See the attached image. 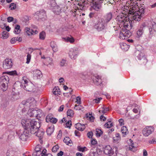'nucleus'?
Returning a JSON list of instances; mask_svg holds the SVG:
<instances>
[{"instance_id":"f257e3e1","label":"nucleus","mask_w":156,"mask_h":156,"mask_svg":"<svg viewBox=\"0 0 156 156\" xmlns=\"http://www.w3.org/2000/svg\"><path fill=\"white\" fill-rule=\"evenodd\" d=\"M21 123L25 128H29L30 133L35 134L39 137L40 143L41 144L43 143L42 139L43 137L44 132L43 129L40 128L41 126V122L34 119H24L22 120Z\"/></svg>"},{"instance_id":"f03ea898","label":"nucleus","mask_w":156,"mask_h":156,"mask_svg":"<svg viewBox=\"0 0 156 156\" xmlns=\"http://www.w3.org/2000/svg\"><path fill=\"white\" fill-rule=\"evenodd\" d=\"M124 16V14H122L118 16L116 19L118 21V24L121 29L120 33L119 38L122 40L129 37L131 35L130 30L133 27V25L131 23H129L130 26H129V23H130L129 20L127 21V19Z\"/></svg>"},{"instance_id":"7ed1b4c3","label":"nucleus","mask_w":156,"mask_h":156,"mask_svg":"<svg viewBox=\"0 0 156 156\" xmlns=\"http://www.w3.org/2000/svg\"><path fill=\"white\" fill-rule=\"evenodd\" d=\"M142 6L138 8L137 10L133 14L132 19L136 21H139L141 19L145 12V9Z\"/></svg>"},{"instance_id":"20e7f679","label":"nucleus","mask_w":156,"mask_h":156,"mask_svg":"<svg viewBox=\"0 0 156 156\" xmlns=\"http://www.w3.org/2000/svg\"><path fill=\"white\" fill-rule=\"evenodd\" d=\"M21 103L26 109L31 108L36 106V101L33 98H30L26 100L23 101Z\"/></svg>"},{"instance_id":"39448f33","label":"nucleus","mask_w":156,"mask_h":156,"mask_svg":"<svg viewBox=\"0 0 156 156\" xmlns=\"http://www.w3.org/2000/svg\"><path fill=\"white\" fill-rule=\"evenodd\" d=\"M9 78L6 76H2L0 77V90L3 91H5L7 89L8 83Z\"/></svg>"},{"instance_id":"423d86ee","label":"nucleus","mask_w":156,"mask_h":156,"mask_svg":"<svg viewBox=\"0 0 156 156\" xmlns=\"http://www.w3.org/2000/svg\"><path fill=\"white\" fill-rule=\"evenodd\" d=\"M25 77H23L22 83L23 84L21 85V87H23L24 90L29 92L34 91V85L31 83L29 82L28 81L25 79Z\"/></svg>"},{"instance_id":"0eeeda50","label":"nucleus","mask_w":156,"mask_h":156,"mask_svg":"<svg viewBox=\"0 0 156 156\" xmlns=\"http://www.w3.org/2000/svg\"><path fill=\"white\" fill-rule=\"evenodd\" d=\"M117 151V149L116 148L112 149L109 145H107L105 148L104 152L105 154L110 156H116Z\"/></svg>"},{"instance_id":"6e6552de","label":"nucleus","mask_w":156,"mask_h":156,"mask_svg":"<svg viewBox=\"0 0 156 156\" xmlns=\"http://www.w3.org/2000/svg\"><path fill=\"white\" fill-rule=\"evenodd\" d=\"M107 24L101 18L99 19L98 23L94 26L95 28L98 31L102 30L106 28Z\"/></svg>"},{"instance_id":"1a4fd4ad","label":"nucleus","mask_w":156,"mask_h":156,"mask_svg":"<svg viewBox=\"0 0 156 156\" xmlns=\"http://www.w3.org/2000/svg\"><path fill=\"white\" fill-rule=\"evenodd\" d=\"M103 1V0H96L91 4V7L96 11H99L102 8Z\"/></svg>"},{"instance_id":"9d476101","label":"nucleus","mask_w":156,"mask_h":156,"mask_svg":"<svg viewBox=\"0 0 156 156\" xmlns=\"http://www.w3.org/2000/svg\"><path fill=\"white\" fill-rule=\"evenodd\" d=\"M148 27L149 36L150 37H151L156 32V23L153 21H150L148 23Z\"/></svg>"},{"instance_id":"9b49d317","label":"nucleus","mask_w":156,"mask_h":156,"mask_svg":"<svg viewBox=\"0 0 156 156\" xmlns=\"http://www.w3.org/2000/svg\"><path fill=\"white\" fill-rule=\"evenodd\" d=\"M24 129V131L19 135V138L21 140L23 141H27L29 136L30 133V131L29 128L28 129L25 128L23 127Z\"/></svg>"},{"instance_id":"f8f14e48","label":"nucleus","mask_w":156,"mask_h":156,"mask_svg":"<svg viewBox=\"0 0 156 156\" xmlns=\"http://www.w3.org/2000/svg\"><path fill=\"white\" fill-rule=\"evenodd\" d=\"M12 61L11 59L6 58L3 62V67L5 69H9L12 67Z\"/></svg>"},{"instance_id":"ddd939ff","label":"nucleus","mask_w":156,"mask_h":156,"mask_svg":"<svg viewBox=\"0 0 156 156\" xmlns=\"http://www.w3.org/2000/svg\"><path fill=\"white\" fill-rule=\"evenodd\" d=\"M153 131L154 129L152 127L147 126L143 129L142 133L144 136H147Z\"/></svg>"},{"instance_id":"4468645a","label":"nucleus","mask_w":156,"mask_h":156,"mask_svg":"<svg viewBox=\"0 0 156 156\" xmlns=\"http://www.w3.org/2000/svg\"><path fill=\"white\" fill-rule=\"evenodd\" d=\"M78 54V51L76 48H71L70 49L69 55L72 59H76L77 57Z\"/></svg>"},{"instance_id":"2eb2a0df","label":"nucleus","mask_w":156,"mask_h":156,"mask_svg":"<svg viewBox=\"0 0 156 156\" xmlns=\"http://www.w3.org/2000/svg\"><path fill=\"white\" fill-rule=\"evenodd\" d=\"M136 53L138 54L137 57L139 60L141 61V63L145 64L147 62V59L143 53L139 51H137Z\"/></svg>"},{"instance_id":"dca6fc26","label":"nucleus","mask_w":156,"mask_h":156,"mask_svg":"<svg viewBox=\"0 0 156 156\" xmlns=\"http://www.w3.org/2000/svg\"><path fill=\"white\" fill-rule=\"evenodd\" d=\"M112 14L111 12H109L106 14L102 18V19L104 20V21L105 23L108 24L110 21L112 20Z\"/></svg>"},{"instance_id":"f3484780","label":"nucleus","mask_w":156,"mask_h":156,"mask_svg":"<svg viewBox=\"0 0 156 156\" xmlns=\"http://www.w3.org/2000/svg\"><path fill=\"white\" fill-rule=\"evenodd\" d=\"M6 156H20V154L18 152L13 150L12 149H9L6 153Z\"/></svg>"},{"instance_id":"a211bd4d","label":"nucleus","mask_w":156,"mask_h":156,"mask_svg":"<svg viewBox=\"0 0 156 156\" xmlns=\"http://www.w3.org/2000/svg\"><path fill=\"white\" fill-rule=\"evenodd\" d=\"M35 14L38 16L39 19H45L46 16L45 12L44 10H41L37 12Z\"/></svg>"},{"instance_id":"6ab92c4d","label":"nucleus","mask_w":156,"mask_h":156,"mask_svg":"<svg viewBox=\"0 0 156 156\" xmlns=\"http://www.w3.org/2000/svg\"><path fill=\"white\" fill-rule=\"evenodd\" d=\"M25 31L28 35L35 34L38 32V31L35 30H32V29H30L28 27H27L25 28Z\"/></svg>"},{"instance_id":"aec40b11","label":"nucleus","mask_w":156,"mask_h":156,"mask_svg":"<svg viewBox=\"0 0 156 156\" xmlns=\"http://www.w3.org/2000/svg\"><path fill=\"white\" fill-rule=\"evenodd\" d=\"M144 32V30L143 29V27H141L140 29H138L136 32V40H140V38L142 37Z\"/></svg>"},{"instance_id":"412c9836","label":"nucleus","mask_w":156,"mask_h":156,"mask_svg":"<svg viewBox=\"0 0 156 156\" xmlns=\"http://www.w3.org/2000/svg\"><path fill=\"white\" fill-rule=\"evenodd\" d=\"M93 82L94 84L97 85L101 86L102 84V82L101 79V77L99 76H97L94 78Z\"/></svg>"},{"instance_id":"4be33fe9","label":"nucleus","mask_w":156,"mask_h":156,"mask_svg":"<svg viewBox=\"0 0 156 156\" xmlns=\"http://www.w3.org/2000/svg\"><path fill=\"white\" fill-rule=\"evenodd\" d=\"M37 113L36 109H34L31 108L29 110L28 115L30 117H36Z\"/></svg>"},{"instance_id":"5701e85b","label":"nucleus","mask_w":156,"mask_h":156,"mask_svg":"<svg viewBox=\"0 0 156 156\" xmlns=\"http://www.w3.org/2000/svg\"><path fill=\"white\" fill-rule=\"evenodd\" d=\"M137 2L135 3L134 5H132V6H133V7H130L129 10V13L133 15V14L134 13L135 11H136L138 9V8H139L138 6V5L137 4Z\"/></svg>"},{"instance_id":"b1692460","label":"nucleus","mask_w":156,"mask_h":156,"mask_svg":"<svg viewBox=\"0 0 156 156\" xmlns=\"http://www.w3.org/2000/svg\"><path fill=\"white\" fill-rule=\"evenodd\" d=\"M33 73L34 76L36 77L37 79H40L42 77L41 72L38 70H36L33 71Z\"/></svg>"},{"instance_id":"393cba45","label":"nucleus","mask_w":156,"mask_h":156,"mask_svg":"<svg viewBox=\"0 0 156 156\" xmlns=\"http://www.w3.org/2000/svg\"><path fill=\"white\" fill-rule=\"evenodd\" d=\"M75 126L76 129L81 131H83L85 128V126L84 124L82 125L80 123L76 124Z\"/></svg>"},{"instance_id":"a878e982","label":"nucleus","mask_w":156,"mask_h":156,"mask_svg":"<svg viewBox=\"0 0 156 156\" xmlns=\"http://www.w3.org/2000/svg\"><path fill=\"white\" fill-rule=\"evenodd\" d=\"M63 39L66 42H69L71 43H73L75 41L73 37L71 35L63 37Z\"/></svg>"},{"instance_id":"bb28decb","label":"nucleus","mask_w":156,"mask_h":156,"mask_svg":"<svg viewBox=\"0 0 156 156\" xmlns=\"http://www.w3.org/2000/svg\"><path fill=\"white\" fill-rule=\"evenodd\" d=\"M46 120L47 122H50L53 123H55L57 121V119L55 118L50 117L49 115L47 116Z\"/></svg>"},{"instance_id":"cd10ccee","label":"nucleus","mask_w":156,"mask_h":156,"mask_svg":"<svg viewBox=\"0 0 156 156\" xmlns=\"http://www.w3.org/2000/svg\"><path fill=\"white\" fill-rule=\"evenodd\" d=\"M121 131L122 133V136L124 137L125 136L129 133L126 127L125 126L122 127Z\"/></svg>"},{"instance_id":"c85d7f7f","label":"nucleus","mask_w":156,"mask_h":156,"mask_svg":"<svg viewBox=\"0 0 156 156\" xmlns=\"http://www.w3.org/2000/svg\"><path fill=\"white\" fill-rule=\"evenodd\" d=\"M50 46L52 49L53 51L54 52H56L58 50L57 46L55 42L54 41H51L50 44Z\"/></svg>"},{"instance_id":"c756f323","label":"nucleus","mask_w":156,"mask_h":156,"mask_svg":"<svg viewBox=\"0 0 156 156\" xmlns=\"http://www.w3.org/2000/svg\"><path fill=\"white\" fill-rule=\"evenodd\" d=\"M120 46L121 48L125 51H127L129 47V45L125 43H121Z\"/></svg>"},{"instance_id":"7c9ffc66","label":"nucleus","mask_w":156,"mask_h":156,"mask_svg":"<svg viewBox=\"0 0 156 156\" xmlns=\"http://www.w3.org/2000/svg\"><path fill=\"white\" fill-rule=\"evenodd\" d=\"M9 36V33L6 31H3L2 34H0V37L3 39H7Z\"/></svg>"},{"instance_id":"2f4dec72","label":"nucleus","mask_w":156,"mask_h":156,"mask_svg":"<svg viewBox=\"0 0 156 156\" xmlns=\"http://www.w3.org/2000/svg\"><path fill=\"white\" fill-rule=\"evenodd\" d=\"M53 12L56 14L58 15L61 12V9L58 6L55 7L53 9Z\"/></svg>"},{"instance_id":"473e14b6","label":"nucleus","mask_w":156,"mask_h":156,"mask_svg":"<svg viewBox=\"0 0 156 156\" xmlns=\"http://www.w3.org/2000/svg\"><path fill=\"white\" fill-rule=\"evenodd\" d=\"M54 131V126H51L47 128L46 132L48 135H51V134L53 133Z\"/></svg>"},{"instance_id":"72a5a7b5","label":"nucleus","mask_w":156,"mask_h":156,"mask_svg":"<svg viewBox=\"0 0 156 156\" xmlns=\"http://www.w3.org/2000/svg\"><path fill=\"white\" fill-rule=\"evenodd\" d=\"M42 149V148L41 145L38 144L36 146L35 148V151L38 153L39 154H41Z\"/></svg>"},{"instance_id":"f704fd0d","label":"nucleus","mask_w":156,"mask_h":156,"mask_svg":"<svg viewBox=\"0 0 156 156\" xmlns=\"http://www.w3.org/2000/svg\"><path fill=\"white\" fill-rule=\"evenodd\" d=\"M53 93L55 95L60 94V89L58 87H55L53 90Z\"/></svg>"},{"instance_id":"c9c22d12","label":"nucleus","mask_w":156,"mask_h":156,"mask_svg":"<svg viewBox=\"0 0 156 156\" xmlns=\"http://www.w3.org/2000/svg\"><path fill=\"white\" fill-rule=\"evenodd\" d=\"M20 27L18 25H16L15 28V30H14V33L16 34H18L20 32Z\"/></svg>"},{"instance_id":"e433bc0d","label":"nucleus","mask_w":156,"mask_h":156,"mask_svg":"<svg viewBox=\"0 0 156 156\" xmlns=\"http://www.w3.org/2000/svg\"><path fill=\"white\" fill-rule=\"evenodd\" d=\"M63 141L67 145H69L72 142L71 140L69 137H66L64 139Z\"/></svg>"},{"instance_id":"4c0bfd02","label":"nucleus","mask_w":156,"mask_h":156,"mask_svg":"<svg viewBox=\"0 0 156 156\" xmlns=\"http://www.w3.org/2000/svg\"><path fill=\"white\" fill-rule=\"evenodd\" d=\"M46 36V34L45 32L42 31L39 34V38L42 40L44 39Z\"/></svg>"},{"instance_id":"58836bf2","label":"nucleus","mask_w":156,"mask_h":156,"mask_svg":"<svg viewBox=\"0 0 156 156\" xmlns=\"http://www.w3.org/2000/svg\"><path fill=\"white\" fill-rule=\"evenodd\" d=\"M37 114L36 115V117L41 118L43 115V113L42 112L41 110V109L37 110Z\"/></svg>"},{"instance_id":"ea45409f","label":"nucleus","mask_w":156,"mask_h":156,"mask_svg":"<svg viewBox=\"0 0 156 156\" xmlns=\"http://www.w3.org/2000/svg\"><path fill=\"white\" fill-rule=\"evenodd\" d=\"M96 135L97 136L100 137L103 133L101 129H96Z\"/></svg>"},{"instance_id":"a19ab883","label":"nucleus","mask_w":156,"mask_h":156,"mask_svg":"<svg viewBox=\"0 0 156 156\" xmlns=\"http://www.w3.org/2000/svg\"><path fill=\"white\" fill-rule=\"evenodd\" d=\"M77 148L79 151H81L82 152H83L87 150V148L85 147H81L80 146H78L77 147Z\"/></svg>"},{"instance_id":"79ce46f5","label":"nucleus","mask_w":156,"mask_h":156,"mask_svg":"<svg viewBox=\"0 0 156 156\" xmlns=\"http://www.w3.org/2000/svg\"><path fill=\"white\" fill-rule=\"evenodd\" d=\"M90 18H93L94 17H96L97 16V13L96 12H91L89 15Z\"/></svg>"},{"instance_id":"37998d69","label":"nucleus","mask_w":156,"mask_h":156,"mask_svg":"<svg viewBox=\"0 0 156 156\" xmlns=\"http://www.w3.org/2000/svg\"><path fill=\"white\" fill-rule=\"evenodd\" d=\"M73 110L69 109L67 112V114L68 116H72L73 115Z\"/></svg>"},{"instance_id":"c03bdc74","label":"nucleus","mask_w":156,"mask_h":156,"mask_svg":"<svg viewBox=\"0 0 156 156\" xmlns=\"http://www.w3.org/2000/svg\"><path fill=\"white\" fill-rule=\"evenodd\" d=\"M112 122H111V121H109L108 122L105 124V126L107 128H109L112 126Z\"/></svg>"},{"instance_id":"a18cd8bd","label":"nucleus","mask_w":156,"mask_h":156,"mask_svg":"<svg viewBox=\"0 0 156 156\" xmlns=\"http://www.w3.org/2000/svg\"><path fill=\"white\" fill-rule=\"evenodd\" d=\"M9 8H10V9L11 10H14L16 8V4L13 3H11L9 5Z\"/></svg>"},{"instance_id":"49530a36","label":"nucleus","mask_w":156,"mask_h":156,"mask_svg":"<svg viewBox=\"0 0 156 156\" xmlns=\"http://www.w3.org/2000/svg\"><path fill=\"white\" fill-rule=\"evenodd\" d=\"M59 7H60L61 9V10L64 11V10H66L65 8H66V9H67V7L66 6V5L65 4H64L63 5L60 4L58 6Z\"/></svg>"},{"instance_id":"de8ad7c7","label":"nucleus","mask_w":156,"mask_h":156,"mask_svg":"<svg viewBox=\"0 0 156 156\" xmlns=\"http://www.w3.org/2000/svg\"><path fill=\"white\" fill-rule=\"evenodd\" d=\"M59 148V146L58 145H55L53 147L52 149V152L55 153L57 151V150Z\"/></svg>"},{"instance_id":"09e8293b","label":"nucleus","mask_w":156,"mask_h":156,"mask_svg":"<svg viewBox=\"0 0 156 156\" xmlns=\"http://www.w3.org/2000/svg\"><path fill=\"white\" fill-rule=\"evenodd\" d=\"M30 59L31 55L28 53L27 55V61L26 62V63L27 64H29L30 61Z\"/></svg>"},{"instance_id":"8fccbe9b","label":"nucleus","mask_w":156,"mask_h":156,"mask_svg":"<svg viewBox=\"0 0 156 156\" xmlns=\"http://www.w3.org/2000/svg\"><path fill=\"white\" fill-rule=\"evenodd\" d=\"M71 123L72 122L71 121H69L67 122L66 123V127L70 129L72 125Z\"/></svg>"},{"instance_id":"3c124183","label":"nucleus","mask_w":156,"mask_h":156,"mask_svg":"<svg viewBox=\"0 0 156 156\" xmlns=\"http://www.w3.org/2000/svg\"><path fill=\"white\" fill-rule=\"evenodd\" d=\"M90 155L91 156H98V154L97 151H90Z\"/></svg>"},{"instance_id":"603ef678","label":"nucleus","mask_w":156,"mask_h":156,"mask_svg":"<svg viewBox=\"0 0 156 156\" xmlns=\"http://www.w3.org/2000/svg\"><path fill=\"white\" fill-rule=\"evenodd\" d=\"M47 152V150L46 149H42L41 150V156H45V155L47 154H46Z\"/></svg>"},{"instance_id":"864d4df0","label":"nucleus","mask_w":156,"mask_h":156,"mask_svg":"<svg viewBox=\"0 0 156 156\" xmlns=\"http://www.w3.org/2000/svg\"><path fill=\"white\" fill-rule=\"evenodd\" d=\"M17 38L18 37H14L12 38L10 40V42L12 44L15 43L16 41H17Z\"/></svg>"},{"instance_id":"5fc2aeb1","label":"nucleus","mask_w":156,"mask_h":156,"mask_svg":"<svg viewBox=\"0 0 156 156\" xmlns=\"http://www.w3.org/2000/svg\"><path fill=\"white\" fill-rule=\"evenodd\" d=\"M87 118L91 122L93 121L94 119V117L90 115H89V116H87Z\"/></svg>"},{"instance_id":"6e6d98bb","label":"nucleus","mask_w":156,"mask_h":156,"mask_svg":"<svg viewBox=\"0 0 156 156\" xmlns=\"http://www.w3.org/2000/svg\"><path fill=\"white\" fill-rule=\"evenodd\" d=\"M129 140L131 142V145L129 146V150L132 151V149L134 147L133 146L134 144H133V141L131 139H130Z\"/></svg>"},{"instance_id":"4d7b16f0","label":"nucleus","mask_w":156,"mask_h":156,"mask_svg":"<svg viewBox=\"0 0 156 156\" xmlns=\"http://www.w3.org/2000/svg\"><path fill=\"white\" fill-rule=\"evenodd\" d=\"M66 63V61L63 59H62L60 62V66H65Z\"/></svg>"},{"instance_id":"13d9d810","label":"nucleus","mask_w":156,"mask_h":156,"mask_svg":"<svg viewBox=\"0 0 156 156\" xmlns=\"http://www.w3.org/2000/svg\"><path fill=\"white\" fill-rule=\"evenodd\" d=\"M48 66H52V65H53L52 59L51 58H48Z\"/></svg>"},{"instance_id":"bf43d9fd","label":"nucleus","mask_w":156,"mask_h":156,"mask_svg":"<svg viewBox=\"0 0 156 156\" xmlns=\"http://www.w3.org/2000/svg\"><path fill=\"white\" fill-rule=\"evenodd\" d=\"M103 110V114H105V113L107 111H109V108L108 107H105L104 106L103 107H102Z\"/></svg>"},{"instance_id":"052dcab7","label":"nucleus","mask_w":156,"mask_h":156,"mask_svg":"<svg viewBox=\"0 0 156 156\" xmlns=\"http://www.w3.org/2000/svg\"><path fill=\"white\" fill-rule=\"evenodd\" d=\"M81 107L82 106L80 105H75L74 107V109L76 110H81Z\"/></svg>"},{"instance_id":"680f3d73","label":"nucleus","mask_w":156,"mask_h":156,"mask_svg":"<svg viewBox=\"0 0 156 156\" xmlns=\"http://www.w3.org/2000/svg\"><path fill=\"white\" fill-rule=\"evenodd\" d=\"M76 102L79 104H81V98L80 97L78 96L76 97Z\"/></svg>"},{"instance_id":"e2e57ef3","label":"nucleus","mask_w":156,"mask_h":156,"mask_svg":"<svg viewBox=\"0 0 156 156\" xmlns=\"http://www.w3.org/2000/svg\"><path fill=\"white\" fill-rule=\"evenodd\" d=\"M93 135V133L92 132H88L87 133V136L88 138H91L92 136Z\"/></svg>"},{"instance_id":"0e129e2a","label":"nucleus","mask_w":156,"mask_h":156,"mask_svg":"<svg viewBox=\"0 0 156 156\" xmlns=\"http://www.w3.org/2000/svg\"><path fill=\"white\" fill-rule=\"evenodd\" d=\"M64 153L63 151H60L57 154V156H62L63 155H64L65 156H66V154L65 153L64 154H63Z\"/></svg>"},{"instance_id":"69168bd1","label":"nucleus","mask_w":156,"mask_h":156,"mask_svg":"<svg viewBox=\"0 0 156 156\" xmlns=\"http://www.w3.org/2000/svg\"><path fill=\"white\" fill-rule=\"evenodd\" d=\"M64 109V105H62L60 107L59 109H58V111L59 112H62V111H63Z\"/></svg>"},{"instance_id":"338daca9","label":"nucleus","mask_w":156,"mask_h":156,"mask_svg":"<svg viewBox=\"0 0 156 156\" xmlns=\"http://www.w3.org/2000/svg\"><path fill=\"white\" fill-rule=\"evenodd\" d=\"M14 18L12 17H9L7 18V21L8 22H10L13 20Z\"/></svg>"},{"instance_id":"774afa93","label":"nucleus","mask_w":156,"mask_h":156,"mask_svg":"<svg viewBox=\"0 0 156 156\" xmlns=\"http://www.w3.org/2000/svg\"><path fill=\"white\" fill-rule=\"evenodd\" d=\"M91 144L93 145H95L97 143V142L96 140L94 139H92L91 140Z\"/></svg>"}]
</instances>
